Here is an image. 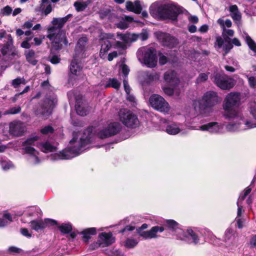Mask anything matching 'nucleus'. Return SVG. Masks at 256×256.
Here are the masks:
<instances>
[{
	"instance_id": "obj_42",
	"label": "nucleus",
	"mask_w": 256,
	"mask_h": 256,
	"mask_svg": "<svg viewBox=\"0 0 256 256\" xmlns=\"http://www.w3.org/2000/svg\"><path fill=\"white\" fill-rule=\"evenodd\" d=\"M40 9L42 12L45 15L48 14L52 10V6L51 3L46 4H42Z\"/></svg>"
},
{
	"instance_id": "obj_57",
	"label": "nucleus",
	"mask_w": 256,
	"mask_h": 256,
	"mask_svg": "<svg viewBox=\"0 0 256 256\" xmlns=\"http://www.w3.org/2000/svg\"><path fill=\"white\" fill-rule=\"evenodd\" d=\"M126 94H127V96H126L127 100L130 102H132V105L133 106H135V105L136 104V102L135 100L136 99H135L134 96L133 95L130 94V92L126 93Z\"/></svg>"
},
{
	"instance_id": "obj_23",
	"label": "nucleus",
	"mask_w": 256,
	"mask_h": 256,
	"mask_svg": "<svg viewBox=\"0 0 256 256\" xmlns=\"http://www.w3.org/2000/svg\"><path fill=\"white\" fill-rule=\"evenodd\" d=\"M82 64L78 61L77 56L76 54L70 65V73L74 76H80L82 74Z\"/></svg>"
},
{
	"instance_id": "obj_62",
	"label": "nucleus",
	"mask_w": 256,
	"mask_h": 256,
	"mask_svg": "<svg viewBox=\"0 0 256 256\" xmlns=\"http://www.w3.org/2000/svg\"><path fill=\"white\" fill-rule=\"evenodd\" d=\"M136 228L134 226H127L124 228L122 230H120V232L122 233H124L128 231H132L135 230Z\"/></svg>"
},
{
	"instance_id": "obj_46",
	"label": "nucleus",
	"mask_w": 256,
	"mask_h": 256,
	"mask_svg": "<svg viewBox=\"0 0 256 256\" xmlns=\"http://www.w3.org/2000/svg\"><path fill=\"white\" fill-rule=\"evenodd\" d=\"M12 8L9 6H6L0 10V16H8L12 13Z\"/></svg>"
},
{
	"instance_id": "obj_31",
	"label": "nucleus",
	"mask_w": 256,
	"mask_h": 256,
	"mask_svg": "<svg viewBox=\"0 0 256 256\" xmlns=\"http://www.w3.org/2000/svg\"><path fill=\"white\" fill-rule=\"evenodd\" d=\"M42 212L41 210L37 206H30L25 210L24 214L30 217H36L38 218L41 216Z\"/></svg>"
},
{
	"instance_id": "obj_58",
	"label": "nucleus",
	"mask_w": 256,
	"mask_h": 256,
	"mask_svg": "<svg viewBox=\"0 0 256 256\" xmlns=\"http://www.w3.org/2000/svg\"><path fill=\"white\" fill-rule=\"evenodd\" d=\"M148 225L146 224H144L141 226L136 228V232L141 236V234L144 232L143 230L147 228Z\"/></svg>"
},
{
	"instance_id": "obj_41",
	"label": "nucleus",
	"mask_w": 256,
	"mask_h": 256,
	"mask_svg": "<svg viewBox=\"0 0 256 256\" xmlns=\"http://www.w3.org/2000/svg\"><path fill=\"white\" fill-rule=\"evenodd\" d=\"M60 232L64 234L70 232L72 230V226L70 223H63L58 226Z\"/></svg>"
},
{
	"instance_id": "obj_60",
	"label": "nucleus",
	"mask_w": 256,
	"mask_h": 256,
	"mask_svg": "<svg viewBox=\"0 0 256 256\" xmlns=\"http://www.w3.org/2000/svg\"><path fill=\"white\" fill-rule=\"evenodd\" d=\"M33 26V23L32 22L31 20H28L27 22H26L22 26V28L23 29H30V28H32Z\"/></svg>"
},
{
	"instance_id": "obj_34",
	"label": "nucleus",
	"mask_w": 256,
	"mask_h": 256,
	"mask_svg": "<svg viewBox=\"0 0 256 256\" xmlns=\"http://www.w3.org/2000/svg\"><path fill=\"white\" fill-rule=\"evenodd\" d=\"M242 37L248 44L249 48L254 52L256 55V43L251 38L246 32H244Z\"/></svg>"
},
{
	"instance_id": "obj_37",
	"label": "nucleus",
	"mask_w": 256,
	"mask_h": 256,
	"mask_svg": "<svg viewBox=\"0 0 256 256\" xmlns=\"http://www.w3.org/2000/svg\"><path fill=\"white\" fill-rule=\"evenodd\" d=\"M87 40L88 39L86 37H82L78 40L76 48V54H77V52H81L84 50Z\"/></svg>"
},
{
	"instance_id": "obj_4",
	"label": "nucleus",
	"mask_w": 256,
	"mask_h": 256,
	"mask_svg": "<svg viewBox=\"0 0 256 256\" xmlns=\"http://www.w3.org/2000/svg\"><path fill=\"white\" fill-rule=\"evenodd\" d=\"M150 15L154 18L176 20L180 13L178 7L170 1L158 0L152 3L149 8Z\"/></svg>"
},
{
	"instance_id": "obj_63",
	"label": "nucleus",
	"mask_w": 256,
	"mask_h": 256,
	"mask_svg": "<svg viewBox=\"0 0 256 256\" xmlns=\"http://www.w3.org/2000/svg\"><path fill=\"white\" fill-rule=\"evenodd\" d=\"M250 242L252 247L256 248V234L252 236Z\"/></svg>"
},
{
	"instance_id": "obj_51",
	"label": "nucleus",
	"mask_w": 256,
	"mask_h": 256,
	"mask_svg": "<svg viewBox=\"0 0 256 256\" xmlns=\"http://www.w3.org/2000/svg\"><path fill=\"white\" fill-rule=\"evenodd\" d=\"M6 44H5L4 48H9L12 45V38L10 34H8L6 36Z\"/></svg>"
},
{
	"instance_id": "obj_12",
	"label": "nucleus",
	"mask_w": 256,
	"mask_h": 256,
	"mask_svg": "<svg viewBox=\"0 0 256 256\" xmlns=\"http://www.w3.org/2000/svg\"><path fill=\"white\" fill-rule=\"evenodd\" d=\"M100 40L101 41L100 56L104 59L106 57L107 52L112 46V42L110 40H115V36L110 33H102L100 36Z\"/></svg>"
},
{
	"instance_id": "obj_7",
	"label": "nucleus",
	"mask_w": 256,
	"mask_h": 256,
	"mask_svg": "<svg viewBox=\"0 0 256 256\" xmlns=\"http://www.w3.org/2000/svg\"><path fill=\"white\" fill-rule=\"evenodd\" d=\"M137 57L141 64L149 68H154L157 66L156 50L152 46H143L137 52Z\"/></svg>"
},
{
	"instance_id": "obj_47",
	"label": "nucleus",
	"mask_w": 256,
	"mask_h": 256,
	"mask_svg": "<svg viewBox=\"0 0 256 256\" xmlns=\"http://www.w3.org/2000/svg\"><path fill=\"white\" fill-rule=\"evenodd\" d=\"M21 111V108L20 106L12 107L8 110L6 111L4 114H15L20 112Z\"/></svg>"
},
{
	"instance_id": "obj_3",
	"label": "nucleus",
	"mask_w": 256,
	"mask_h": 256,
	"mask_svg": "<svg viewBox=\"0 0 256 256\" xmlns=\"http://www.w3.org/2000/svg\"><path fill=\"white\" fill-rule=\"evenodd\" d=\"M40 137L38 136H34L28 138L22 144V149L24 152L28 155V160L33 164H37L40 162L38 155V152L32 146H36L42 151L44 152H54L56 147L48 142L43 143H38L37 141Z\"/></svg>"
},
{
	"instance_id": "obj_55",
	"label": "nucleus",
	"mask_w": 256,
	"mask_h": 256,
	"mask_svg": "<svg viewBox=\"0 0 256 256\" xmlns=\"http://www.w3.org/2000/svg\"><path fill=\"white\" fill-rule=\"evenodd\" d=\"M138 38L143 41L147 40L148 38V33L146 30H143L142 32L138 34Z\"/></svg>"
},
{
	"instance_id": "obj_16",
	"label": "nucleus",
	"mask_w": 256,
	"mask_h": 256,
	"mask_svg": "<svg viewBox=\"0 0 256 256\" xmlns=\"http://www.w3.org/2000/svg\"><path fill=\"white\" fill-rule=\"evenodd\" d=\"M196 130L208 131L212 134H221L224 131V124L222 123L212 122L199 126Z\"/></svg>"
},
{
	"instance_id": "obj_36",
	"label": "nucleus",
	"mask_w": 256,
	"mask_h": 256,
	"mask_svg": "<svg viewBox=\"0 0 256 256\" xmlns=\"http://www.w3.org/2000/svg\"><path fill=\"white\" fill-rule=\"evenodd\" d=\"M35 52L33 50H30L25 53L27 61L33 66L36 65L38 62L35 59Z\"/></svg>"
},
{
	"instance_id": "obj_53",
	"label": "nucleus",
	"mask_w": 256,
	"mask_h": 256,
	"mask_svg": "<svg viewBox=\"0 0 256 256\" xmlns=\"http://www.w3.org/2000/svg\"><path fill=\"white\" fill-rule=\"evenodd\" d=\"M233 46L232 42L230 41L228 42L227 43L225 44L223 46V49L225 51L226 54L228 53L229 51L232 48Z\"/></svg>"
},
{
	"instance_id": "obj_26",
	"label": "nucleus",
	"mask_w": 256,
	"mask_h": 256,
	"mask_svg": "<svg viewBox=\"0 0 256 256\" xmlns=\"http://www.w3.org/2000/svg\"><path fill=\"white\" fill-rule=\"evenodd\" d=\"M126 8L128 11L133 12L136 14H140L142 10L140 2L138 0H135L134 2L130 1L126 2Z\"/></svg>"
},
{
	"instance_id": "obj_20",
	"label": "nucleus",
	"mask_w": 256,
	"mask_h": 256,
	"mask_svg": "<svg viewBox=\"0 0 256 256\" xmlns=\"http://www.w3.org/2000/svg\"><path fill=\"white\" fill-rule=\"evenodd\" d=\"M224 240L228 246H236L238 242V234L232 228H228L225 231Z\"/></svg>"
},
{
	"instance_id": "obj_48",
	"label": "nucleus",
	"mask_w": 256,
	"mask_h": 256,
	"mask_svg": "<svg viewBox=\"0 0 256 256\" xmlns=\"http://www.w3.org/2000/svg\"><path fill=\"white\" fill-rule=\"evenodd\" d=\"M248 80V84L250 87L254 88L256 86V76H249L248 74H245Z\"/></svg>"
},
{
	"instance_id": "obj_13",
	"label": "nucleus",
	"mask_w": 256,
	"mask_h": 256,
	"mask_svg": "<svg viewBox=\"0 0 256 256\" xmlns=\"http://www.w3.org/2000/svg\"><path fill=\"white\" fill-rule=\"evenodd\" d=\"M214 84L222 90H229L232 88L235 82L234 80L225 74H217L214 77Z\"/></svg>"
},
{
	"instance_id": "obj_49",
	"label": "nucleus",
	"mask_w": 256,
	"mask_h": 256,
	"mask_svg": "<svg viewBox=\"0 0 256 256\" xmlns=\"http://www.w3.org/2000/svg\"><path fill=\"white\" fill-rule=\"evenodd\" d=\"M158 56L159 57V64L160 66H163L166 64L168 62V58L166 56L164 55L162 52H159L158 54Z\"/></svg>"
},
{
	"instance_id": "obj_44",
	"label": "nucleus",
	"mask_w": 256,
	"mask_h": 256,
	"mask_svg": "<svg viewBox=\"0 0 256 256\" xmlns=\"http://www.w3.org/2000/svg\"><path fill=\"white\" fill-rule=\"evenodd\" d=\"M167 226L172 230H176V232L179 228H178V224L174 220H168L166 221Z\"/></svg>"
},
{
	"instance_id": "obj_6",
	"label": "nucleus",
	"mask_w": 256,
	"mask_h": 256,
	"mask_svg": "<svg viewBox=\"0 0 256 256\" xmlns=\"http://www.w3.org/2000/svg\"><path fill=\"white\" fill-rule=\"evenodd\" d=\"M220 98L217 92L208 91L198 100L200 113L204 116H208L214 112V106L220 102Z\"/></svg>"
},
{
	"instance_id": "obj_43",
	"label": "nucleus",
	"mask_w": 256,
	"mask_h": 256,
	"mask_svg": "<svg viewBox=\"0 0 256 256\" xmlns=\"http://www.w3.org/2000/svg\"><path fill=\"white\" fill-rule=\"evenodd\" d=\"M2 168L4 170H7L14 168L12 162L8 160H2L0 162Z\"/></svg>"
},
{
	"instance_id": "obj_29",
	"label": "nucleus",
	"mask_w": 256,
	"mask_h": 256,
	"mask_svg": "<svg viewBox=\"0 0 256 256\" xmlns=\"http://www.w3.org/2000/svg\"><path fill=\"white\" fill-rule=\"evenodd\" d=\"M134 22V18L130 16H125L120 18V21L116 24L117 28L124 30L127 28L130 23Z\"/></svg>"
},
{
	"instance_id": "obj_24",
	"label": "nucleus",
	"mask_w": 256,
	"mask_h": 256,
	"mask_svg": "<svg viewBox=\"0 0 256 256\" xmlns=\"http://www.w3.org/2000/svg\"><path fill=\"white\" fill-rule=\"evenodd\" d=\"M163 226H154L152 227L150 230L144 231L141 234V236L144 239H152L158 237L157 234L162 232L164 230Z\"/></svg>"
},
{
	"instance_id": "obj_28",
	"label": "nucleus",
	"mask_w": 256,
	"mask_h": 256,
	"mask_svg": "<svg viewBox=\"0 0 256 256\" xmlns=\"http://www.w3.org/2000/svg\"><path fill=\"white\" fill-rule=\"evenodd\" d=\"M75 108L78 114L81 116H86L88 112V108L85 106V104L81 99H76Z\"/></svg>"
},
{
	"instance_id": "obj_45",
	"label": "nucleus",
	"mask_w": 256,
	"mask_h": 256,
	"mask_svg": "<svg viewBox=\"0 0 256 256\" xmlns=\"http://www.w3.org/2000/svg\"><path fill=\"white\" fill-rule=\"evenodd\" d=\"M209 73H201L200 74L197 78L196 79V83L197 84H201L206 82L208 78Z\"/></svg>"
},
{
	"instance_id": "obj_21",
	"label": "nucleus",
	"mask_w": 256,
	"mask_h": 256,
	"mask_svg": "<svg viewBox=\"0 0 256 256\" xmlns=\"http://www.w3.org/2000/svg\"><path fill=\"white\" fill-rule=\"evenodd\" d=\"M164 79L166 84L172 86H178L180 82L176 73L172 70H168L164 74Z\"/></svg>"
},
{
	"instance_id": "obj_14",
	"label": "nucleus",
	"mask_w": 256,
	"mask_h": 256,
	"mask_svg": "<svg viewBox=\"0 0 256 256\" xmlns=\"http://www.w3.org/2000/svg\"><path fill=\"white\" fill-rule=\"evenodd\" d=\"M56 220L50 218L36 219L32 220L30 222V226L31 229L37 232L43 230L46 228L57 225Z\"/></svg>"
},
{
	"instance_id": "obj_61",
	"label": "nucleus",
	"mask_w": 256,
	"mask_h": 256,
	"mask_svg": "<svg viewBox=\"0 0 256 256\" xmlns=\"http://www.w3.org/2000/svg\"><path fill=\"white\" fill-rule=\"evenodd\" d=\"M121 70L123 74L125 76H126L128 75L130 72V70L128 66L126 64H124L122 66Z\"/></svg>"
},
{
	"instance_id": "obj_50",
	"label": "nucleus",
	"mask_w": 256,
	"mask_h": 256,
	"mask_svg": "<svg viewBox=\"0 0 256 256\" xmlns=\"http://www.w3.org/2000/svg\"><path fill=\"white\" fill-rule=\"evenodd\" d=\"M54 130L50 126H45L40 130V132L43 134H48L53 133Z\"/></svg>"
},
{
	"instance_id": "obj_33",
	"label": "nucleus",
	"mask_w": 256,
	"mask_h": 256,
	"mask_svg": "<svg viewBox=\"0 0 256 256\" xmlns=\"http://www.w3.org/2000/svg\"><path fill=\"white\" fill-rule=\"evenodd\" d=\"M96 228H90L85 229L82 232L83 235V240L84 242H87L90 238L92 235L96 234Z\"/></svg>"
},
{
	"instance_id": "obj_39",
	"label": "nucleus",
	"mask_w": 256,
	"mask_h": 256,
	"mask_svg": "<svg viewBox=\"0 0 256 256\" xmlns=\"http://www.w3.org/2000/svg\"><path fill=\"white\" fill-rule=\"evenodd\" d=\"M138 243V240L134 238H127L124 244V246L128 248H132L136 246Z\"/></svg>"
},
{
	"instance_id": "obj_8",
	"label": "nucleus",
	"mask_w": 256,
	"mask_h": 256,
	"mask_svg": "<svg viewBox=\"0 0 256 256\" xmlns=\"http://www.w3.org/2000/svg\"><path fill=\"white\" fill-rule=\"evenodd\" d=\"M57 103V96L54 94H47L42 102L40 104V108L35 111L36 114L47 117L52 114Z\"/></svg>"
},
{
	"instance_id": "obj_38",
	"label": "nucleus",
	"mask_w": 256,
	"mask_h": 256,
	"mask_svg": "<svg viewBox=\"0 0 256 256\" xmlns=\"http://www.w3.org/2000/svg\"><path fill=\"white\" fill-rule=\"evenodd\" d=\"M174 88L170 87H163L162 90L168 96H172L176 94V96H178L180 94L179 90H177V86H174Z\"/></svg>"
},
{
	"instance_id": "obj_17",
	"label": "nucleus",
	"mask_w": 256,
	"mask_h": 256,
	"mask_svg": "<svg viewBox=\"0 0 256 256\" xmlns=\"http://www.w3.org/2000/svg\"><path fill=\"white\" fill-rule=\"evenodd\" d=\"M156 36L158 42L163 46L172 48L177 43L176 40L170 34L158 32L156 34Z\"/></svg>"
},
{
	"instance_id": "obj_59",
	"label": "nucleus",
	"mask_w": 256,
	"mask_h": 256,
	"mask_svg": "<svg viewBox=\"0 0 256 256\" xmlns=\"http://www.w3.org/2000/svg\"><path fill=\"white\" fill-rule=\"evenodd\" d=\"M230 16L236 22H239L241 18V16L239 12L236 13L231 14Z\"/></svg>"
},
{
	"instance_id": "obj_10",
	"label": "nucleus",
	"mask_w": 256,
	"mask_h": 256,
	"mask_svg": "<svg viewBox=\"0 0 256 256\" xmlns=\"http://www.w3.org/2000/svg\"><path fill=\"white\" fill-rule=\"evenodd\" d=\"M200 234L196 229L188 228L186 231L178 229L177 232V238L188 243L196 244L199 242Z\"/></svg>"
},
{
	"instance_id": "obj_30",
	"label": "nucleus",
	"mask_w": 256,
	"mask_h": 256,
	"mask_svg": "<svg viewBox=\"0 0 256 256\" xmlns=\"http://www.w3.org/2000/svg\"><path fill=\"white\" fill-rule=\"evenodd\" d=\"M218 24L220 26L222 30V35L225 40L230 38V37L232 36L234 34V31L230 29H226L224 26V20L220 18L217 20Z\"/></svg>"
},
{
	"instance_id": "obj_18",
	"label": "nucleus",
	"mask_w": 256,
	"mask_h": 256,
	"mask_svg": "<svg viewBox=\"0 0 256 256\" xmlns=\"http://www.w3.org/2000/svg\"><path fill=\"white\" fill-rule=\"evenodd\" d=\"M252 189L249 186L247 187L244 193H241L238 198L237 202L238 206V212L237 217L236 218V221L237 226L239 228H242L243 227V222L240 217L241 216L242 206V202L243 201L246 197L250 192Z\"/></svg>"
},
{
	"instance_id": "obj_40",
	"label": "nucleus",
	"mask_w": 256,
	"mask_h": 256,
	"mask_svg": "<svg viewBox=\"0 0 256 256\" xmlns=\"http://www.w3.org/2000/svg\"><path fill=\"white\" fill-rule=\"evenodd\" d=\"M27 81L24 78L18 77L12 80L11 84L12 86L15 88H17L20 84H26Z\"/></svg>"
},
{
	"instance_id": "obj_32",
	"label": "nucleus",
	"mask_w": 256,
	"mask_h": 256,
	"mask_svg": "<svg viewBox=\"0 0 256 256\" xmlns=\"http://www.w3.org/2000/svg\"><path fill=\"white\" fill-rule=\"evenodd\" d=\"M105 88L112 87L118 90L120 86V82L116 78H110L105 83L103 82L100 84Z\"/></svg>"
},
{
	"instance_id": "obj_25",
	"label": "nucleus",
	"mask_w": 256,
	"mask_h": 256,
	"mask_svg": "<svg viewBox=\"0 0 256 256\" xmlns=\"http://www.w3.org/2000/svg\"><path fill=\"white\" fill-rule=\"evenodd\" d=\"M142 77L144 82L146 84H150L152 82L158 81L160 78V74L156 72L146 71L142 72Z\"/></svg>"
},
{
	"instance_id": "obj_1",
	"label": "nucleus",
	"mask_w": 256,
	"mask_h": 256,
	"mask_svg": "<svg viewBox=\"0 0 256 256\" xmlns=\"http://www.w3.org/2000/svg\"><path fill=\"white\" fill-rule=\"evenodd\" d=\"M122 130V126L118 122L107 124L104 126H90L81 132H74L73 138L70 142V146L58 154H55L51 158L53 160H69L78 156L83 152L85 146L91 142L92 136L96 134L100 138H104L116 135Z\"/></svg>"
},
{
	"instance_id": "obj_56",
	"label": "nucleus",
	"mask_w": 256,
	"mask_h": 256,
	"mask_svg": "<svg viewBox=\"0 0 256 256\" xmlns=\"http://www.w3.org/2000/svg\"><path fill=\"white\" fill-rule=\"evenodd\" d=\"M20 232L22 236L26 238H30L32 237V232H30L27 228H21Z\"/></svg>"
},
{
	"instance_id": "obj_9",
	"label": "nucleus",
	"mask_w": 256,
	"mask_h": 256,
	"mask_svg": "<svg viewBox=\"0 0 256 256\" xmlns=\"http://www.w3.org/2000/svg\"><path fill=\"white\" fill-rule=\"evenodd\" d=\"M118 116L120 121L127 128H134L140 125L137 116L130 110L126 108L120 110Z\"/></svg>"
},
{
	"instance_id": "obj_5",
	"label": "nucleus",
	"mask_w": 256,
	"mask_h": 256,
	"mask_svg": "<svg viewBox=\"0 0 256 256\" xmlns=\"http://www.w3.org/2000/svg\"><path fill=\"white\" fill-rule=\"evenodd\" d=\"M72 16V14H68L63 18H54L52 24L58 26H50L48 29V34L46 36L52 41V46L56 50L61 48L62 43L65 45L68 44V40L62 30V28Z\"/></svg>"
},
{
	"instance_id": "obj_64",
	"label": "nucleus",
	"mask_w": 256,
	"mask_h": 256,
	"mask_svg": "<svg viewBox=\"0 0 256 256\" xmlns=\"http://www.w3.org/2000/svg\"><path fill=\"white\" fill-rule=\"evenodd\" d=\"M118 56V52L114 51L110 53L108 56V59L109 61H112L114 58H116Z\"/></svg>"
},
{
	"instance_id": "obj_19",
	"label": "nucleus",
	"mask_w": 256,
	"mask_h": 256,
	"mask_svg": "<svg viewBox=\"0 0 256 256\" xmlns=\"http://www.w3.org/2000/svg\"><path fill=\"white\" fill-rule=\"evenodd\" d=\"M26 131V126L24 122L20 120H16L10 124L9 132L14 136H22Z\"/></svg>"
},
{
	"instance_id": "obj_11",
	"label": "nucleus",
	"mask_w": 256,
	"mask_h": 256,
	"mask_svg": "<svg viewBox=\"0 0 256 256\" xmlns=\"http://www.w3.org/2000/svg\"><path fill=\"white\" fill-rule=\"evenodd\" d=\"M149 102L154 109L164 114H168L170 110V107L168 103L162 96L158 94L151 96Z\"/></svg>"
},
{
	"instance_id": "obj_27",
	"label": "nucleus",
	"mask_w": 256,
	"mask_h": 256,
	"mask_svg": "<svg viewBox=\"0 0 256 256\" xmlns=\"http://www.w3.org/2000/svg\"><path fill=\"white\" fill-rule=\"evenodd\" d=\"M118 38L122 40V42L116 41L115 44H114V48H124L126 46V44L130 42V33L122 34L120 33L117 34Z\"/></svg>"
},
{
	"instance_id": "obj_2",
	"label": "nucleus",
	"mask_w": 256,
	"mask_h": 256,
	"mask_svg": "<svg viewBox=\"0 0 256 256\" xmlns=\"http://www.w3.org/2000/svg\"><path fill=\"white\" fill-rule=\"evenodd\" d=\"M240 100V93L235 92L228 94L224 100L223 116L230 121L226 126L228 132L243 131L256 128V122L246 116L242 110L238 108ZM250 112L256 120V103L250 104Z\"/></svg>"
},
{
	"instance_id": "obj_54",
	"label": "nucleus",
	"mask_w": 256,
	"mask_h": 256,
	"mask_svg": "<svg viewBox=\"0 0 256 256\" xmlns=\"http://www.w3.org/2000/svg\"><path fill=\"white\" fill-rule=\"evenodd\" d=\"M45 36H40L39 38H34V44L36 46H40L42 43L43 40L44 39Z\"/></svg>"
},
{
	"instance_id": "obj_52",
	"label": "nucleus",
	"mask_w": 256,
	"mask_h": 256,
	"mask_svg": "<svg viewBox=\"0 0 256 256\" xmlns=\"http://www.w3.org/2000/svg\"><path fill=\"white\" fill-rule=\"evenodd\" d=\"M74 6L78 11H82L86 8V5L84 3L80 2H74Z\"/></svg>"
},
{
	"instance_id": "obj_15",
	"label": "nucleus",
	"mask_w": 256,
	"mask_h": 256,
	"mask_svg": "<svg viewBox=\"0 0 256 256\" xmlns=\"http://www.w3.org/2000/svg\"><path fill=\"white\" fill-rule=\"evenodd\" d=\"M161 123L166 125L165 131L169 134L176 135L178 133L186 134L188 132V128L184 129V125L182 124L174 122H169L166 119L161 120Z\"/></svg>"
},
{
	"instance_id": "obj_22",
	"label": "nucleus",
	"mask_w": 256,
	"mask_h": 256,
	"mask_svg": "<svg viewBox=\"0 0 256 256\" xmlns=\"http://www.w3.org/2000/svg\"><path fill=\"white\" fill-rule=\"evenodd\" d=\"M98 240L101 247L104 248L113 244L115 241V238L112 236V232H102L99 234Z\"/></svg>"
},
{
	"instance_id": "obj_35",
	"label": "nucleus",
	"mask_w": 256,
	"mask_h": 256,
	"mask_svg": "<svg viewBox=\"0 0 256 256\" xmlns=\"http://www.w3.org/2000/svg\"><path fill=\"white\" fill-rule=\"evenodd\" d=\"M13 218L8 212H4L2 218H0V227H4L12 222Z\"/></svg>"
}]
</instances>
